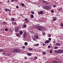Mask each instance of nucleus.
<instances>
[{
	"label": "nucleus",
	"instance_id": "1",
	"mask_svg": "<svg viewBox=\"0 0 63 63\" xmlns=\"http://www.w3.org/2000/svg\"><path fill=\"white\" fill-rule=\"evenodd\" d=\"M20 50L18 49H15L13 51V53H20Z\"/></svg>",
	"mask_w": 63,
	"mask_h": 63
},
{
	"label": "nucleus",
	"instance_id": "2",
	"mask_svg": "<svg viewBox=\"0 0 63 63\" xmlns=\"http://www.w3.org/2000/svg\"><path fill=\"white\" fill-rule=\"evenodd\" d=\"M36 27L38 30H39V31H42V27H41L39 26H37Z\"/></svg>",
	"mask_w": 63,
	"mask_h": 63
},
{
	"label": "nucleus",
	"instance_id": "3",
	"mask_svg": "<svg viewBox=\"0 0 63 63\" xmlns=\"http://www.w3.org/2000/svg\"><path fill=\"white\" fill-rule=\"evenodd\" d=\"M63 53V50L61 49L58 50V53Z\"/></svg>",
	"mask_w": 63,
	"mask_h": 63
},
{
	"label": "nucleus",
	"instance_id": "4",
	"mask_svg": "<svg viewBox=\"0 0 63 63\" xmlns=\"http://www.w3.org/2000/svg\"><path fill=\"white\" fill-rule=\"evenodd\" d=\"M45 8L46 9H50L51 7L48 6H45Z\"/></svg>",
	"mask_w": 63,
	"mask_h": 63
},
{
	"label": "nucleus",
	"instance_id": "5",
	"mask_svg": "<svg viewBox=\"0 0 63 63\" xmlns=\"http://www.w3.org/2000/svg\"><path fill=\"white\" fill-rule=\"evenodd\" d=\"M56 46H61V44H60L59 43H56Z\"/></svg>",
	"mask_w": 63,
	"mask_h": 63
},
{
	"label": "nucleus",
	"instance_id": "6",
	"mask_svg": "<svg viewBox=\"0 0 63 63\" xmlns=\"http://www.w3.org/2000/svg\"><path fill=\"white\" fill-rule=\"evenodd\" d=\"M49 43V41L48 40H47L45 42V44H48Z\"/></svg>",
	"mask_w": 63,
	"mask_h": 63
},
{
	"label": "nucleus",
	"instance_id": "7",
	"mask_svg": "<svg viewBox=\"0 0 63 63\" xmlns=\"http://www.w3.org/2000/svg\"><path fill=\"white\" fill-rule=\"evenodd\" d=\"M4 10L6 12H8V11H10V10H9V9H7V8H6L4 9Z\"/></svg>",
	"mask_w": 63,
	"mask_h": 63
},
{
	"label": "nucleus",
	"instance_id": "8",
	"mask_svg": "<svg viewBox=\"0 0 63 63\" xmlns=\"http://www.w3.org/2000/svg\"><path fill=\"white\" fill-rule=\"evenodd\" d=\"M43 2L44 3L46 4H47V2L44 0H43Z\"/></svg>",
	"mask_w": 63,
	"mask_h": 63
},
{
	"label": "nucleus",
	"instance_id": "9",
	"mask_svg": "<svg viewBox=\"0 0 63 63\" xmlns=\"http://www.w3.org/2000/svg\"><path fill=\"white\" fill-rule=\"evenodd\" d=\"M43 12L42 11H41L40 12H38V14H39V15H41V14H43Z\"/></svg>",
	"mask_w": 63,
	"mask_h": 63
},
{
	"label": "nucleus",
	"instance_id": "10",
	"mask_svg": "<svg viewBox=\"0 0 63 63\" xmlns=\"http://www.w3.org/2000/svg\"><path fill=\"white\" fill-rule=\"evenodd\" d=\"M15 32H18V29L16 28L15 29Z\"/></svg>",
	"mask_w": 63,
	"mask_h": 63
},
{
	"label": "nucleus",
	"instance_id": "11",
	"mask_svg": "<svg viewBox=\"0 0 63 63\" xmlns=\"http://www.w3.org/2000/svg\"><path fill=\"white\" fill-rule=\"evenodd\" d=\"M55 52L57 53H58V50H55Z\"/></svg>",
	"mask_w": 63,
	"mask_h": 63
},
{
	"label": "nucleus",
	"instance_id": "12",
	"mask_svg": "<svg viewBox=\"0 0 63 63\" xmlns=\"http://www.w3.org/2000/svg\"><path fill=\"white\" fill-rule=\"evenodd\" d=\"M27 54L29 56H31L32 55L30 53H27Z\"/></svg>",
	"mask_w": 63,
	"mask_h": 63
},
{
	"label": "nucleus",
	"instance_id": "13",
	"mask_svg": "<svg viewBox=\"0 0 63 63\" xmlns=\"http://www.w3.org/2000/svg\"><path fill=\"white\" fill-rule=\"evenodd\" d=\"M37 59V57L36 56H35L34 57V60H36Z\"/></svg>",
	"mask_w": 63,
	"mask_h": 63
},
{
	"label": "nucleus",
	"instance_id": "14",
	"mask_svg": "<svg viewBox=\"0 0 63 63\" xmlns=\"http://www.w3.org/2000/svg\"><path fill=\"white\" fill-rule=\"evenodd\" d=\"M23 36L24 38H25L26 37V34H23Z\"/></svg>",
	"mask_w": 63,
	"mask_h": 63
},
{
	"label": "nucleus",
	"instance_id": "15",
	"mask_svg": "<svg viewBox=\"0 0 63 63\" xmlns=\"http://www.w3.org/2000/svg\"><path fill=\"white\" fill-rule=\"evenodd\" d=\"M6 55H5V56H9L10 55V54L6 53L5 54V55H6Z\"/></svg>",
	"mask_w": 63,
	"mask_h": 63
},
{
	"label": "nucleus",
	"instance_id": "16",
	"mask_svg": "<svg viewBox=\"0 0 63 63\" xmlns=\"http://www.w3.org/2000/svg\"><path fill=\"white\" fill-rule=\"evenodd\" d=\"M4 51V50L3 49H0V52H3Z\"/></svg>",
	"mask_w": 63,
	"mask_h": 63
},
{
	"label": "nucleus",
	"instance_id": "17",
	"mask_svg": "<svg viewBox=\"0 0 63 63\" xmlns=\"http://www.w3.org/2000/svg\"><path fill=\"white\" fill-rule=\"evenodd\" d=\"M31 18H33L34 17V16H33V15L32 14H31Z\"/></svg>",
	"mask_w": 63,
	"mask_h": 63
},
{
	"label": "nucleus",
	"instance_id": "18",
	"mask_svg": "<svg viewBox=\"0 0 63 63\" xmlns=\"http://www.w3.org/2000/svg\"><path fill=\"white\" fill-rule=\"evenodd\" d=\"M24 45L25 46H27L28 45V43L27 42H25L24 43Z\"/></svg>",
	"mask_w": 63,
	"mask_h": 63
},
{
	"label": "nucleus",
	"instance_id": "19",
	"mask_svg": "<svg viewBox=\"0 0 63 63\" xmlns=\"http://www.w3.org/2000/svg\"><path fill=\"white\" fill-rule=\"evenodd\" d=\"M25 22H27V21H28V19L27 18H26L25 20Z\"/></svg>",
	"mask_w": 63,
	"mask_h": 63
},
{
	"label": "nucleus",
	"instance_id": "20",
	"mask_svg": "<svg viewBox=\"0 0 63 63\" xmlns=\"http://www.w3.org/2000/svg\"><path fill=\"white\" fill-rule=\"evenodd\" d=\"M62 7H60L59 9V11H61V10H62Z\"/></svg>",
	"mask_w": 63,
	"mask_h": 63
},
{
	"label": "nucleus",
	"instance_id": "21",
	"mask_svg": "<svg viewBox=\"0 0 63 63\" xmlns=\"http://www.w3.org/2000/svg\"><path fill=\"white\" fill-rule=\"evenodd\" d=\"M31 14H32V15H33V14H34V11H31Z\"/></svg>",
	"mask_w": 63,
	"mask_h": 63
},
{
	"label": "nucleus",
	"instance_id": "22",
	"mask_svg": "<svg viewBox=\"0 0 63 63\" xmlns=\"http://www.w3.org/2000/svg\"><path fill=\"white\" fill-rule=\"evenodd\" d=\"M54 49H57V48H58V47H57L56 46L54 47Z\"/></svg>",
	"mask_w": 63,
	"mask_h": 63
},
{
	"label": "nucleus",
	"instance_id": "23",
	"mask_svg": "<svg viewBox=\"0 0 63 63\" xmlns=\"http://www.w3.org/2000/svg\"><path fill=\"white\" fill-rule=\"evenodd\" d=\"M29 50H33V49L31 48H29Z\"/></svg>",
	"mask_w": 63,
	"mask_h": 63
},
{
	"label": "nucleus",
	"instance_id": "24",
	"mask_svg": "<svg viewBox=\"0 0 63 63\" xmlns=\"http://www.w3.org/2000/svg\"><path fill=\"white\" fill-rule=\"evenodd\" d=\"M16 36L17 37H19V33H17L16 35Z\"/></svg>",
	"mask_w": 63,
	"mask_h": 63
},
{
	"label": "nucleus",
	"instance_id": "25",
	"mask_svg": "<svg viewBox=\"0 0 63 63\" xmlns=\"http://www.w3.org/2000/svg\"><path fill=\"white\" fill-rule=\"evenodd\" d=\"M35 38H36V39H38V35H35Z\"/></svg>",
	"mask_w": 63,
	"mask_h": 63
},
{
	"label": "nucleus",
	"instance_id": "26",
	"mask_svg": "<svg viewBox=\"0 0 63 63\" xmlns=\"http://www.w3.org/2000/svg\"><path fill=\"white\" fill-rule=\"evenodd\" d=\"M61 27H62L63 26V23H61Z\"/></svg>",
	"mask_w": 63,
	"mask_h": 63
},
{
	"label": "nucleus",
	"instance_id": "27",
	"mask_svg": "<svg viewBox=\"0 0 63 63\" xmlns=\"http://www.w3.org/2000/svg\"><path fill=\"white\" fill-rule=\"evenodd\" d=\"M20 34H23V32H20Z\"/></svg>",
	"mask_w": 63,
	"mask_h": 63
},
{
	"label": "nucleus",
	"instance_id": "28",
	"mask_svg": "<svg viewBox=\"0 0 63 63\" xmlns=\"http://www.w3.org/2000/svg\"><path fill=\"white\" fill-rule=\"evenodd\" d=\"M53 63H57V62L56 61H53Z\"/></svg>",
	"mask_w": 63,
	"mask_h": 63
},
{
	"label": "nucleus",
	"instance_id": "29",
	"mask_svg": "<svg viewBox=\"0 0 63 63\" xmlns=\"http://www.w3.org/2000/svg\"><path fill=\"white\" fill-rule=\"evenodd\" d=\"M3 23L4 24H6V22H3Z\"/></svg>",
	"mask_w": 63,
	"mask_h": 63
},
{
	"label": "nucleus",
	"instance_id": "30",
	"mask_svg": "<svg viewBox=\"0 0 63 63\" xmlns=\"http://www.w3.org/2000/svg\"><path fill=\"white\" fill-rule=\"evenodd\" d=\"M5 31H8V29H7V28H6L5 29Z\"/></svg>",
	"mask_w": 63,
	"mask_h": 63
},
{
	"label": "nucleus",
	"instance_id": "31",
	"mask_svg": "<svg viewBox=\"0 0 63 63\" xmlns=\"http://www.w3.org/2000/svg\"><path fill=\"white\" fill-rule=\"evenodd\" d=\"M43 54H46V52H44L43 53H42Z\"/></svg>",
	"mask_w": 63,
	"mask_h": 63
},
{
	"label": "nucleus",
	"instance_id": "32",
	"mask_svg": "<svg viewBox=\"0 0 63 63\" xmlns=\"http://www.w3.org/2000/svg\"><path fill=\"white\" fill-rule=\"evenodd\" d=\"M21 5L22 6H24V4L23 3H22Z\"/></svg>",
	"mask_w": 63,
	"mask_h": 63
},
{
	"label": "nucleus",
	"instance_id": "33",
	"mask_svg": "<svg viewBox=\"0 0 63 63\" xmlns=\"http://www.w3.org/2000/svg\"><path fill=\"white\" fill-rule=\"evenodd\" d=\"M16 8L17 9H18L19 8V7H18V6H16Z\"/></svg>",
	"mask_w": 63,
	"mask_h": 63
},
{
	"label": "nucleus",
	"instance_id": "34",
	"mask_svg": "<svg viewBox=\"0 0 63 63\" xmlns=\"http://www.w3.org/2000/svg\"><path fill=\"white\" fill-rule=\"evenodd\" d=\"M56 7V5H54L53 6V7L54 8H55V7Z\"/></svg>",
	"mask_w": 63,
	"mask_h": 63
},
{
	"label": "nucleus",
	"instance_id": "35",
	"mask_svg": "<svg viewBox=\"0 0 63 63\" xmlns=\"http://www.w3.org/2000/svg\"><path fill=\"white\" fill-rule=\"evenodd\" d=\"M52 51H53L52 50H50V53H52Z\"/></svg>",
	"mask_w": 63,
	"mask_h": 63
},
{
	"label": "nucleus",
	"instance_id": "36",
	"mask_svg": "<svg viewBox=\"0 0 63 63\" xmlns=\"http://www.w3.org/2000/svg\"><path fill=\"white\" fill-rule=\"evenodd\" d=\"M53 20L54 21H55V20H56V19L55 18H54L53 19Z\"/></svg>",
	"mask_w": 63,
	"mask_h": 63
},
{
	"label": "nucleus",
	"instance_id": "37",
	"mask_svg": "<svg viewBox=\"0 0 63 63\" xmlns=\"http://www.w3.org/2000/svg\"><path fill=\"white\" fill-rule=\"evenodd\" d=\"M51 40V38H49L48 39V40L49 41H50Z\"/></svg>",
	"mask_w": 63,
	"mask_h": 63
},
{
	"label": "nucleus",
	"instance_id": "38",
	"mask_svg": "<svg viewBox=\"0 0 63 63\" xmlns=\"http://www.w3.org/2000/svg\"><path fill=\"white\" fill-rule=\"evenodd\" d=\"M51 13H53V12H54V11L53 10H52L51 11Z\"/></svg>",
	"mask_w": 63,
	"mask_h": 63
},
{
	"label": "nucleus",
	"instance_id": "39",
	"mask_svg": "<svg viewBox=\"0 0 63 63\" xmlns=\"http://www.w3.org/2000/svg\"><path fill=\"white\" fill-rule=\"evenodd\" d=\"M22 48H24H24H25V46H23L22 47Z\"/></svg>",
	"mask_w": 63,
	"mask_h": 63
},
{
	"label": "nucleus",
	"instance_id": "40",
	"mask_svg": "<svg viewBox=\"0 0 63 63\" xmlns=\"http://www.w3.org/2000/svg\"><path fill=\"white\" fill-rule=\"evenodd\" d=\"M48 48H50L51 47L50 46H48Z\"/></svg>",
	"mask_w": 63,
	"mask_h": 63
},
{
	"label": "nucleus",
	"instance_id": "41",
	"mask_svg": "<svg viewBox=\"0 0 63 63\" xmlns=\"http://www.w3.org/2000/svg\"><path fill=\"white\" fill-rule=\"evenodd\" d=\"M48 37H51V35L50 34H48Z\"/></svg>",
	"mask_w": 63,
	"mask_h": 63
},
{
	"label": "nucleus",
	"instance_id": "42",
	"mask_svg": "<svg viewBox=\"0 0 63 63\" xmlns=\"http://www.w3.org/2000/svg\"><path fill=\"white\" fill-rule=\"evenodd\" d=\"M12 21H14V20H15V19L14 18H12Z\"/></svg>",
	"mask_w": 63,
	"mask_h": 63
},
{
	"label": "nucleus",
	"instance_id": "43",
	"mask_svg": "<svg viewBox=\"0 0 63 63\" xmlns=\"http://www.w3.org/2000/svg\"><path fill=\"white\" fill-rule=\"evenodd\" d=\"M23 26L24 27H26V25H24Z\"/></svg>",
	"mask_w": 63,
	"mask_h": 63
},
{
	"label": "nucleus",
	"instance_id": "44",
	"mask_svg": "<svg viewBox=\"0 0 63 63\" xmlns=\"http://www.w3.org/2000/svg\"><path fill=\"white\" fill-rule=\"evenodd\" d=\"M33 40H34V41H36V39L34 38H33Z\"/></svg>",
	"mask_w": 63,
	"mask_h": 63
},
{
	"label": "nucleus",
	"instance_id": "45",
	"mask_svg": "<svg viewBox=\"0 0 63 63\" xmlns=\"http://www.w3.org/2000/svg\"><path fill=\"white\" fill-rule=\"evenodd\" d=\"M43 46H45V44H43Z\"/></svg>",
	"mask_w": 63,
	"mask_h": 63
},
{
	"label": "nucleus",
	"instance_id": "46",
	"mask_svg": "<svg viewBox=\"0 0 63 63\" xmlns=\"http://www.w3.org/2000/svg\"><path fill=\"white\" fill-rule=\"evenodd\" d=\"M11 1L12 2H14V0H11Z\"/></svg>",
	"mask_w": 63,
	"mask_h": 63
},
{
	"label": "nucleus",
	"instance_id": "47",
	"mask_svg": "<svg viewBox=\"0 0 63 63\" xmlns=\"http://www.w3.org/2000/svg\"><path fill=\"white\" fill-rule=\"evenodd\" d=\"M36 46H39V44H37Z\"/></svg>",
	"mask_w": 63,
	"mask_h": 63
},
{
	"label": "nucleus",
	"instance_id": "48",
	"mask_svg": "<svg viewBox=\"0 0 63 63\" xmlns=\"http://www.w3.org/2000/svg\"><path fill=\"white\" fill-rule=\"evenodd\" d=\"M25 59H27V58L26 57H25Z\"/></svg>",
	"mask_w": 63,
	"mask_h": 63
},
{
	"label": "nucleus",
	"instance_id": "49",
	"mask_svg": "<svg viewBox=\"0 0 63 63\" xmlns=\"http://www.w3.org/2000/svg\"><path fill=\"white\" fill-rule=\"evenodd\" d=\"M43 35H45V33H43Z\"/></svg>",
	"mask_w": 63,
	"mask_h": 63
},
{
	"label": "nucleus",
	"instance_id": "50",
	"mask_svg": "<svg viewBox=\"0 0 63 63\" xmlns=\"http://www.w3.org/2000/svg\"><path fill=\"white\" fill-rule=\"evenodd\" d=\"M33 27H35V26H33Z\"/></svg>",
	"mask_w": 63,
	"mask_h": 63
},
{
	"label": "nucleus",
	"instance_id": "51",
	"mask_svg": "<svg viewBox=\"0 0 63 63\" xmlns=\"http://www.w3.org/2000/svg\"><path fill=\"white\" fill-rule=\"evenodd\" d=\"M8 2H10V1L9 0L8 1Z\"/></svg>",
	"mask_w": 63,
	"mask_h": 63
},
{
	"label": "nucleus",
	"instance_id": "52",
	"mask_svg": "<svg viewBox=\"0 0 63 63\" xmlns=\"http://www.w3.org/2000/svg\"><path fill=\"white\" fill-rule=\"evenodd\" d=\"M62 57H63V55H62Z\"/></svg>",
	"mask_w": 63,
	"mask_h": 63
},
{
	"label": "nucleus",
	"instance_id": "53",
	"mask_svg": "<svg viewBox=\"0 0 63 63\" xmlns=\"http://www.w3.org/2000/svg\"><path fill=\"white\" fill-rule=\"evenodd\" d=\"M53 42L54 43H55V42Z\"/></svg>",
	"mask_w": 63,
	"mask_h": 63
},
{
	"label": "nucleus",
	"instance_id": "54",
	"mask_svg": "<svg viewBox=\"0 0 63 63\" xmlns=\"http://www.w3.org/2000/svg\"><path fill=\"white\" fill-rule=\"evenodd\" d=\"M14 24H16V23H15Z\"/></svg>",
	"mask_w": 63,
	"mask_h": 63
},
{
	"label": "nucleus",
	"instance_id": "55",
	"mask_svg": "<svg viewBox=\"0 0 63 63\" xmlns=\"http://www.w3.org/2000/svg\"><path fill=\"white\" fill-rule=\"evenodd\" d=\"M16 0H14V1H16Z\"/></svg>",
	"mask_w": 63,
	"mask_h": 63
}]
</instances>
